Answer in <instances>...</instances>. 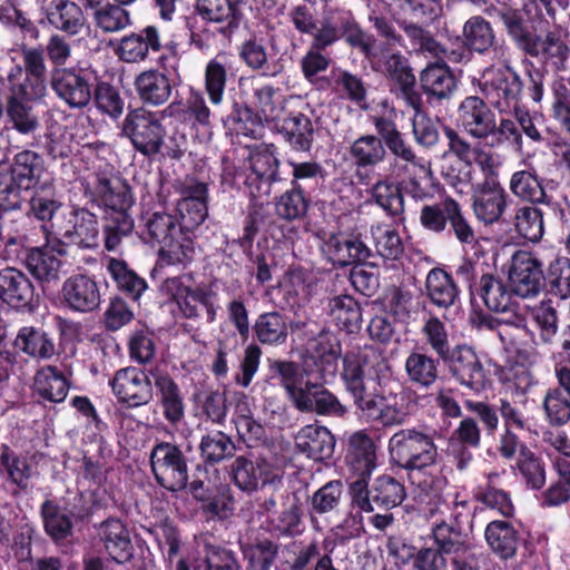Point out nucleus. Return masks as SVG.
<instances>
[{
	"label": "nucleus",
	"mask_w": 570,
	"mask_h": 570,
	"mask_svg": "<svg viewBox=\"0 0 570 570\" xmlns=\"http://www.w3.org/2000/svg\"><path fill=\"white\" fill-rule=\"evenodd\" d=\"M372 124L375 131L381 136L385 158H387L390 154L395 161L399 160L406 165L416 163V153L409 142L405 134L399 129L395 120L386 116H374L372 117Z\"/></svg>",
	"instance_id": "42"
},
{
	"label": "nucleus",
	"mask_w": 570,
	"mask_h": 570,
	"mask_svg": "<svg viewBox=\"0 0 570 570\" xmlns=\"http://www.w3.org/2000/svg\"><path fill=\"white\" fill-rule=\"evenodd\" d=\"M347 155L354 167L355 177L362 185H368L374 171L386 160L382 139L377 132L358 136L347 148Z\"/></svg>",
	"instance_id": "29"
},
{
	"label": "nucleus",
	"mask_w": 570,
	"mask_h": 570,
	"mask_svg": "<svg viewBox=\"0 0 570 570\" xmlns=\"http://www.w3.org/2000/svg\"><path fill=\"white\" fill-rule=\"evenodd\" d=\"M498 410L503 430L499 435L495 451L527 441L525 436L530 429L520 407L507 399H499Z\"/></svg>",
	"instance_id": "54"
},
{
	"label": "nucleus",
	"mask_w": 570,
	"mask_h": 570,
	"mask_svg": "<svg viewBox=\"0 0 570 570\" xmlns=\"http://www.w3.org/2000/svg\"><path fill=\"white\" fill-rule=\"evenodd\" d=\"M508 281L511 291L520 297L538 295L544 285L541 262L530 252H515L511 258Z\"/></svg>",
	"instance_id": "28"
},
{
	"label": "nucleus",
	"mask_w": 570,
	"mask_h": 570,
	"mask_svg": "<svg viewBox=\"0 0 570 570\" xmlns=\"http://www.w3.org/2000/svg\"><path fill=\"white\" fill-rule=\"evenodd\" d=\"M284 389L292 405L302 413L343 417L347 410L323 381L268 377Z\"/></svg>",
	"instance_id": "6"
},
{
	"label": "nucleus",
	"mask_w": 570,
	"mask_h": 570,
	"mask_svg": "<svg viewBox=\"0 0 570 570\" xmlns=\"http://www.w3.org/2000/svg\"><path fill=\"white\" fill-rule=\"evenodd\" d=\"M327 313L335 325L347 334L358 333L362 328L363 317L360 303L348 294L330 297Z\"/></svg>",
	"instance_id": "57"
},
{
	"label": "nucleus",
	"mask_w": 570,
	"mask_h": 570,
	"mask_svg": "<svg viewBox=\"0 0 570 570\" xmlns=\"http://www.w3.org/2000/svg\"><path fill=\"white\" fill-rule=\"evenodd\" d=\"M0 23L8 31L18 35L22 43L36 42L40 38L38 23L11 0H3L0 3Z\"/></svg>",
	"instance_id": "60"
},
{
	"label": "nucleus",
	"mask_w": 570,
	"mask_h": 570,
	"mask_svg": "<svg viewBox=\"0 0 570 570\" xmlns=\"http://www.w3.org/2000/svg\"><path fill=\"white\" fill-rule=\"evenodd\" d=\"M24 264L30 274L40 283L43 291L60 278L62 261L48 247H31L27 250Z\"/></svg>",
	"instance_id": "56"
},
{
	"label": "nucleus",
	"mask_w": 570,
	"mask_h": 570,
	"mask_svg": "<svg viewBox=\"0 0 570 570\" xmlns=\"http://www.w3.org/2000/svg\"><path fill=\"white\" fill-rule=\"evenodd\" d=\"M148 242L159 245V257L170 265H187L194 259L195 240L183 232L178 218L166 212H155L145 220Z\"/></svg>",
	"instance_id": "4"
},
{
	"label": "nucleus",
	"mask_w": 570,
	"mask_h": 570,
	"mask_svg": "<svg viewBox=\"0 0 570 570\" xmlns=\"http://www.w3.org/2000/svg\"><path fill=\"white\" fill-rule=\"evenodd\" d=\"M98 77V71L90 65L77 63L68 68L53 69L50 83L56 96L70 109L82 110L92 100Z\"/></svg>",
	"instance_id": "12"
},
{
	"label": "nucleus",
	"mask_w": 570,
	"mask_h": 570,
	"mask_svg": "<svg viewBox=\"0 0 570 570\" xmlns=\"http://www.w3.org/2000/svg\"><path fill=\"white\" fill-rule=\"evenodd\" d=\"M498 17L518 48L525 53L538 52L537 30L524 9L503 7L498 10Z\"/></svg>",
	"instance_id": "44"
},
{
	"label": "nucleus",
	"mask_w": 570,
	"mask_h": 570,
	"mask_svg": "<svg viewBox=\"0 0 570 570\" xmlns=\"http://www.w3.org/2000/svg\"><path fill=\"white\" fill-rule=\"evenodd\" d=\"M135 228V220L130 212H105L101 216V233L104 247L107 252H119L125 238L129 237Z\"/></svg>",
	"instance_id": "58"
},
{
	"label": "nucleus",
	"mask_w": 570,
	"mask_h": 570,
	"mask_svg": "<svg viewBox=\"0 0 570 570\" xmlns=\"http://www.w3.org/2000/svg\"><path fill=\"white\" fill-rule=\"evenodd\" d=\"M0 171L11 179L30 189L41 185V177L46 171L43 158L36 151L23 149L13 155L7 167L1 166Z\"/></svg>",
	"instance_id": "46"
},
{
	"label": "nucleus",
	"mask_w": 570,
	"mask_h": 570,
	"mask_svg": "<svg viewBox=\"0 0 570 570\" xmlns=\"http://www.w3.org/2000/svg\"><path fill=\"white\" fill-rule=\"evenodd\" d=\"M489 549L502 561L517 556L522 540L520 531L508 520H492L484 529Z\"/></svg>",
	"instance_id": "49"
},
{
	"label": "nucleus",
	"mask_w": 570,
	"mask_h": 570,
	"mask_svg": "<svg viewBox=\"0 0 570 570\" xmlns=\"http://www.w3.org/2000/svg\"><path fill=\"white\" fill-rule=\"evenodd\" d=\"M158 68H150L138 73L134 87L141 107H159L166 104L176 83L169 70H176L179 61L177 43L168 46V53H161L156 59Z\"/></svg>",
	"instance_id": "10"
},
{
	"label": "nucleus",
	"mask_w": 570,
	"mask_h": 570,
	"mask_svg": "<svg viewBox=\"0 0 570 570\" xmlns=\"http://www.w3.org/2000/svg\"><path fill=\"white\" fill-rule=\"evenodd\" d=\"M367 62L374 72L387 79L391 90L397 97L403 98L413 109H421L422 98L416 91V77L411 61L399 48H383L381 51L373 52Z\"/></svg>",
	"instance_id": "7"
},
{
	"label": "nucleus",
	"mask_w": 570,
	"mask_h": 570,
	"mask_svg": "<svg viewBox=\"0 0 570 570\" xmlns=\"http://www.w3.org/2000/svg\"><path fill=\"white\" fill-rule=\"evenodd\" d=\"M425 293L433 306L449 309L460 302L461 291L451 273L443 267H433L425 278Z\"/></svg>",
	"instance_id": "50"
},
{
	"label": "nucleus",
	"mask_w": 570,
	"mask_h": 570,
	"mask_svg": "<svg viewBox=\"0 0 570 570\" xmlns=\"http://www.w3.org/2000/svg\"><path fill=\"white\" fill-rule=\"evenodd\" d=\"M239 88L242 92L246 89L253 92L248 105L263 122H271L278 116V106L275 98L278 89L273 85L261 82L255 77H252L248 79L242 78L239 80Z\"/></svg>",
	"instance_id": "59"
},
{
	"label": "nucleus",
	"mask_w": 570,
	"mask_h": 570,
	"mask_svg": "<svg viewBox=\"0 0 570 570\" xmlns=\"http://www.w3.org/2000/svg\"><path fill=\"white\" fill-rule=\"evenodd\" d=\"M62 207V195L53 181L46 180L31 189L26 215L31 220L40 223L43 232L56 233L53 219Z\"/></svg>",
	"instance_id": "34"
},
{
	"label": "nucleus",
	"mask_w": 570,
	"mask_h": 570,
	"mask_svg": "<svg viewBox=\"0 0 570 570\" xmlns=\"http://www.w3.org/2000/svg\"><path fill=\"white\" fill-rule=\"evenodd\" d=\"M441 361L460 385L474 392L484 390L487 371L472 346L465 343L455 344Z\"/></svg>",
	"instance_id": "24"
},
{
	"label": "nucleus",
	"mask_w": 570,
	"mask_h": 570,
	"mask_svg": "<svg viewBox=\"0 0 570 570\" xmlns=\"http://www.w3.org/2000/svg\"><path fill=\"white\" fill-rule=\"evenodd\" d=\"M341 358V377L357 409L358 404H362L372 393L366 389V379L370 367L373 366V360H377L380 356L373 351L357 348L345 352Z\"/></svg>",
	"instance_id": "32"
},
{
	"label": "nucleus",
	"mask_w": 570,
	"mask_h": 570,
	"mask_svg": "<svg viewBox=\"0 0 570 570\" xmlns=\"http://www.w3.org/2000/svg\"><path fill=\"white\" fill-rule=\"evenodd\" d=\"M60 302L72 312L91 313L100 306V286L94 276L73 274L62 283Z\"/></svg>",
	"instance_id": "33"
},
{
	"label": "nucleus",
	"mask_w": 570,
	"mask_h": 570,
	"mask_svg": "<svg viewBox=\"0 0 570 570\" xmlns=\"http://www.w3.org/2000/svg\"><path fill=\"white\" fill-rule=\"evenodd\" d=\"M98 535L108 556L118 564H124L134 558V546L129 531L118 518H108L98 527Z\"/></svg>",
	"instance_id": "43"
},
{
	"label": "nucleus",
	"mask_w": 570,
	"mask_h": 570,
	"mask_svg": "<svg viewBox=\"0 0 570 570\" xmlns=\"http://www.w3.org/2000/svg\"><path fill=\"white\" fill-rule=\"evenodd\" d=\"M439 432L428 425L401 429L389 441L392 460L402 469L424 471L441 461L435 443Z\"/></svg>",
	"instance_id": "2"
},
{
	"label": "nucleus",
	"mask_w": 570,
	"mask_h": 570,
	"mask_svg": "<svg viewBox=\"0 0 570 570\" xmlns=\"http://www.w3.org/2000/svg\"><path fill=\"white\" fill-rule=\"evenodd\" d=\"M149 461L158 485L173 493L187 488L189 480L188 459L178 444L167 441L155 443L150 451Z\"/></svg>",
	"instance_id": "14"
},
{
	"label": "nucleus",
	"mask_w": 570,
	"mask_h": 570,
	"mask_svg": "<svg viewBox=\"0 0 570 570\" xmlns=\"http://www.w3.org/2000/svg\"><path fill=\"white\" fill-rule=\"evenodd\" d=\"M479 89L488 102L503 114L521 104L524 83L511 66L492 65L482 72Z\"/></svg>",
	"instance_id": "11"
},
{
	"label": "nucleus",
	"mask_w": 570,
	"mask_h": 570,
	"mask_svg": "<svg viewBox=\"0 0 570 570\" xmlns=\"http://www.w3.org/2000/svg\"><path fill=\"white\" fill-rule=\"evenodd\" d=\"M498 456L509 464L510 471L529 490H541L547 480L546 462L527 441L497 451Z\"/></svg>",
	"instance_id": "22"
},
{
	"label": "nucleus",
	"mask_w": 570,
	"mask_h": 570,
	"mask_svg": "<svg viewBox=\"0 0 570 570\" xmlns=\"http://www.w3.org/2000/svg\"><path fill=\"white\" fill-rule=\"evenodd\" d=\"M341 356V342L333 335H323L299 352L298 362L268 357V377L327 382L337 374Z\"/></svg>",
	"instance_id": "1"
},
{
	"label": "nucleus",
	"mask_w": 570,
	"mask_h": 570,
	"mask_svg": "<svg viewBox=\"0 0 570 570\" xmlns=\"http://www.w3.org/2000/svg\"><path fill=\"white\" fill-rule=\"evenodd\" d=\"M83 195L102 213L112 209L130 212L135 204L131 186L119 175L94 174L83 185Z\"/></svg>",
	"instance_id": "18"
},
{
	"label": "nucleus",
	"mask_w": 570,
	"mask_h": 570,
	"mask_svg": "<svg viewBox=\"0 0 570 570\" xmlns=\"http://www.w3.org/2000/svg\"><path fill=\"white\" fill-rule=\"evenodd\" d=\"M57 233L81 249H95L99 246V220L87 207L73 205L69 212L68 224L60 226Z\"/></svg>",
	"instance_id": "35"
},
{
	"label": "nucleus",
	"mask_w": 570,
	"mask_h": 570,
	"mask_svg": "<svg viewBox=\"0 0 570 570\" xmlns=\"http://www.w3.org/2000/svg\"><path fill=\"white\" fill-rule=\"evenodd\" d=\"M173 43L175 42L164 43L159 28L148 24L125 35L118 43L116 53L124 62L140 63L153 60L155 55L158 57L168 53V46Z\"/></svg>",
	"instance_id": "25"
},
{
	"label": "nucleus",
	"mask_w": 570,
	"mask_h": 570,
	"mask_svg": "<svg viewBox=\"0 0 570 570\" xmlns=\"http://www.w3.org/2000/svg\"><path fill=\"white\" fill-rule=\"evenodd\" d=\"M252 331L255 342L245 347L239 371L234 375V383L244 389L252 384L259 368L263 354L261 345L271 347L285 345L289 335L286 315L278 311L261 313L255 318Z\"/></svg>",
	"instance_id": "3"
},
{
	"label": "nucleus",
	"mask_w": 570,
	"mask_h": 570,
	"mask_svg": "<svg viewBox=\"0 0 570 570\" xmlns=\"http://www.w3.org/2000/svg\"><path fill=\"white\" fill-rule=\"evenodd\" d=\"M161 291L168 296L170 303L177 307V316L185 320H198L202 311H205L206 322L214 323L217 320V293L206 284L195 286L186 285L181 277H168L161 286Z\"/></svg>",
	"instance_id": "9"
},
{
	"label": "nucleus",
	"mask_w": 570,
	"mask_h": 570,
	"mask_svg": "<svg viewBox=\"0 0 570 570\" xmlns=\"http://www.w3.org/2000/svg\"><path fill=\"white\" fill-rule=\"evenodd\" d=\"M336 440L332 432L322 425L303 426L295 436L297 450L314 461L332 459Z\"/></svg>",
	"instance_id": "45"
},
{
	"label": "nucleus",
	"mask_w": 570,
	"mask_h": 570,
	"mask_svg": "<svg viewBox=\"0 0 570 570\" xmlns=\"http://www.w3.org/2000/svg\"><path fill=\"white\" fill-rule=\"evenodd\" d=\"M166 134L159 114L146 107L129 109L120 127V136L130 141L135 151L148 159L160 155Z\"/></svg>",
	"instance_id": "8"
},
{
	"label": "nucleus",
	"mask_w": 570,
	"mask_h": 570,
	"mask_svg": "<svg viewBox=\"0 0 570 570\" xmlns=\"http://www.w3.org/2000/svg\"><path fill=\"white\" fill-rule=\"evenodd\" d=\"M0 301L21 313H33L39 306L33 283L16 267L0 269Z\"/></svg>",
	"instance_id": "27"
},
{
	"label": "nucleus",
	"mask_w": 570,
	"mask_h": 570,
	"mask_svg": "<svg viewBox=\"0 0 570 570\" xmlns=\"http://www.w3.org/2000/svg\"><path fill=\"white\" fill-rule=\"evenodd\" d=\"M318 278L312 269L303 266H291L282 285L287 305H302L311 301L316 293Z\"/></svg>",
	"instance_id": "51"
},
{
	"label": "nucleus",
	"mask_w": 570,
	"mask_h": 570,
	"mask_svg": "<svg viewBox=\"0 0 570 570\" xmlns=\"http://www.w3.org/2000/svg\"><path fill=\"white\" fill-rule=\"evenodd\" d=\"M168 110L170 117L189 127L198 139L210 138L213 134L212 111L202 91L191 88L185 102H171Z\"/></svg>",
	"instance_id": "30"
},
{
	"label": "nucleus",
	"mask_w": 570,
	"mask_h": 570,
	"mask_svg": "<svg viewBox=\"0 0 570 570\" xmlns=\"http://www.w3.org/2000/svg\"><path fill=\"white\" fill-rule=\"evenodd\" d=\"M234 484L243 492L253 493L282 489L283 476L265 459L253 454L238 455L230 465Z\"/></svg>",
	"instance_id": "19"
},
{
	"label": "nucleus",
	"mask_w": 570,
	"mask_h": 570,
	"mask_svg": "<svg viewBox=\"0 0 570 570\" xmlns=\"http://www.w3.org/2000/svg\"><path fill=\"white\" fill-rule=\"evenodd\" d=\"M344 461L357 479H370L377 465V445L365 431L353 432L345 442Z\"/></svg>",
	"instance_id": "36"
},
{
	"label": "nucleus",
	"mask_w": 570,
	"mask_h": 570,
	"mask_svg": "<svg viewBox=\"0 0 570 570\" xmlns=\"http://www.w3.org/2000/svg\"><path fill=\"white\" fill-rule=\"evenodd\" d=\"M107 272L117 289L132 302H138L148 288L146 279L131 269L124 259L109 257Z\"/></svg>",
	"instance_id": "62"
},
{
	"label": "nucleus",
	"mask_w": 570,
	"mask_h": 570,
	"mask_svg": "<svg viewBox=\"0 0 570 570\" xmlns=\"http://www.w3.org/2000/svg\"><path fill=\"white\" fill-rule=\"evenodd\" d=\"M111 393L124 409L134 410L149 404L154 397L150 368L127 366L117 370L108 382Z\"/></svg>",
	"instance_id": "20"
},
{
	"label": "nucleus",
	"mask_w": 570,
	"mask_h": 570,
	"mask_svg": "<svg viewBox=\"0 0 570 570\" xmlns=\"http://www.w3.org/2000/svg\"><path fill=\"white\" fill-rule=\"evenodd\" d=\"M250 173L246 175L244 186L252 200L269 196L272 186L283 180L279 174L281 161L274 144H261L250 150Z\"/></svg>",
	"instance_id": "17"
},
{
	"label": "nucleus",
	"mask_w": 570,
	"mask_h": 570,
	"mask_svg": "<svg viewBox=\"0 0 570 570\" xmlns=\"http://www.w3.org/2000/svg\"><path fill=\"white\" fill-rule=\"evenodd\" d=\"M465 180L471 184L472 209L478 218L485 226L501 223L508 208L509 194L497 181H473L471 171H466Z\"/></svg>",
	"instance_id": "23"
},
{
	"label": "nucleus",
	"mask_w": 570,
	"mask_h": 570,
	"mask_svg": "<svg viewBox=\"0 0 570 570\" xmlns=\"http://www.w3.org/2000/svg\"><path fill=\"white\" fill-rule=\"evenodd\" d=\"M368 479H357L350 483L352 504L361 511L372 512L375 508L393 509L405 498V488L395 478L383 474L377 476L371 487Z\"/></svg>",
	"instance_id": "16"
},
{
	"label": "nucleus",
	"mask_w": 570,
	"mask_h": 570,
	"mask_svg": "<svg viewBox=\"0 0 570 570\" xmlns=\"http://www.w3.org/2000/svg\"><path fill=\"white\" fill-rule=\"evenodd\" d=\"M199 454L206 466H216L232 459L236 453V445L228 434L223 431H208L198 445Z\"/></svg>",
	"instance_id": "64"
},
{
	"label": "nucleus",
	"mask_w": 570,
	"mask_h": 570,
	"mask_svg": "<svg viewBox=\"0 0 570 570\" xmlns=\"http://www.w3.org/2000/svg\"><path fill=\"white\" fill-rule=\"evenodd\" d=\"M569 38L568 29L556 24L543 39L538 35V52L528 55L535 58L541 57L544 65L556 72L564 71L568 69L570 58Z\"/></svg>",
	"instance_id": "40"
},
{
	"label": "nucleus",
	"mask_w": 570,
	"mask_h": 570,
	"mask_svg": "<svg viewBox=\"0 0 570 570\" xmlns=\"http://www.w3.org/2000/svg\"><path fill=\"white\" fill-rule=\"evenodd\" d=\"M368 203L381 208L384 214L399 222L405 220V198L400 181L390 176H380L367 189Z\"/></svg>",
	"instance_id": "41"
},
{
	"label": "nucleus",
	"mask_w": 570,
	"mask_h": 570,
	"mask_svg": "<svg viewBox=\"0 0 570 570\" xmlns=\"http://www.w3.org/2000/svg\"><path fill=\"white\" fill-rule=\"evenodd\" d=\"M410 401L405 391L393 392L382 387L358 404L357 412L367 422L385 428L403 424L410 415Z\"/></svg>",
	"instance_id": "21"
},
{
	"label": "nucleus",
	"mask_w": 570,
	"mask_h": 570,
	"mask_svg": "<svg viewBox=\"0 0 570 570\" xmlns=\"http://www.w3.org/2000/svg\"><path fill=\"white\" fill-rule=\"evenodd\" d=\"M455 276L466 285L471 301L479 297L493 312L508 309L511 293L488 264L479 259L463 258L455 268Z\"/></svg>",
	"instance_id": "5"
},
{
	"label": "nucleus",
	"mask_w": 570,
	"mask_h": 570,
	"mask_svg": "<svg viewBox=\"0 0 570 570\" xmlns=\"http://www.w3.org/2000/svg\"><path fill=\"white\" fill-rule=\"evenodd\" d=\"M176 190L180 197L175 216L186 236L194 240L195 230L208 217L209 185L194 175H186L178 181Z\"/></svg>",
	"instance_id": "15"
},
{
	"label": "nucleus",
	"mask_w": 570,
	"mask_h": 570,
	"mask_svg": "<svg viewBox=\"0 0 570 570\" xmlns=\"http://www.w3.org/2000/svg\"><path fill=\"white\" fill-rule=\"evenodd\" d=\"M459 495H455L453 501V508L455 512H453V519L456 525H450L445 522H441L435 524L432 528V539L434 542V548L440 550V553L446 558L450 556L451 558L461 557L462 554L474 549L469 541L466 540V535H464L460 529V518L462 515L461 511H458L460 508L470 511V504L466 500H459Z\"/></svg>",
	"instance_id": "37"
},
{
	"label": "nucleus",
	"mask_w": 570,
	"mask_h": 570,
	"mask_svg": "<svg viewBox=\"0 0 570 570\" xmlns=\"http://www.w3.org/2000/svg\"><path fill=\"white\" fill-rule=\"evenodd\" d=\"M223 127L230 136L255 138L263 121L247 101L234 100L229 112L222 119Z\"/></svg>",
	"instance_id": "61"
},
{
	"label": "nucleus",
	"mask_w": 570,
	"mask_h": 570,
	"mask_svg": "<svg viewBox=\"0 0 570 570\" xmlns=\"http://www.w3.org/2000/svg\"><path fill=\"white\" fill-rule=\"evenodd\" d=\"M316 237L320 239V250L323 257L333 267L368 265L370 268H379L376 262L370 261L374 254L360 235L322 229L316 233Z\"/></svg>",
	"instance_id": "13"
},
{
	"label": "nucleus",
	"mask_w": 570,
	"mask_h": 570,
	"mask_svg": "<svg viewBox=\"0 0 570 570\" xmlns=\"http://www.w3.org/2000/svg\"><path fill=\"white\" fill-rule=\"evenodd\" d=\"M458 122L472 138L482 140L495 135L497 116L485 98L466 96L458 107Z\"/></svg>",
	"instance_id": "31"
},
{
	"label": "nucleus",
	"mask_w": 570,
	"mask_h": 570,
	"mask_svg": "<svg viewBox=\"0 0 570 570\" xmlns=\"http://www.w3.org/2000/svg\"><path fill=\"white\" fill-rule=\"evenodd\" d=\"M42 9L48 23L70 37L79 35L86 26L83 11L75 1L51 0Z\"/></svg>",
	"instance_id": "47"
},
{
	"label": "nucleus",
	"mask_w": 570,
	"mask_h": 570,
	"mask_svg": "<svg viewBox=\"0 0 570 570\" xmlns=\"http://www.w3.org/2000/svg\"><path fill=\"white\" fill-rule=\"evenodd\" d=\"M420 86L430 102L441 101L452 96L456 79L445 61H435L420 72Z\"/></svg>",
	"instance_id": "48"
},
{
	"label": "nucleus",
	"mask_w": 570,
	"mask_h": 570,
	"mask_svg": "<svg viewBox=\"0 0 570 570\" xmlns=\"http://www.w3.org/2000/svg\"><path fill=\"white\" fill-rule=\"evenodd\" d=\"M90 509L73 504L61 507L57 500L46 499L39 508L45 533L60 543L73 535L75 521H82L90 515Z\"/></svg>",
	"instance_id": "26"
},
{
	"label": "nucleus",
	"mask_w": 570,
	"mask_h": 570,
	"mask_svg": "<svg viewBox=\"0 0 570 570\" xmlns=\"http://www.w3.org/2000/svg\"><path fill=\"white\" fill-rule=\"evenodd\" d=\"M12 351L17 352V358L24 354L35 360H49L55 355V343L43 328L22 326L12 342Z\"/></svg>",
	"instance_id": "53"
},
{
	"label": "nucleus",
	"mask_w": 570,
	"mask_h": 570,
	"mask_svg": "<svg viewBox=\"0 0 570 570\" xmlns=\"http://www.w3.org/2000/svg\"><path fill=\"white\" fill-rule=\"evenodd\" d=\"M277 131L294 151H311L314 142V126L305 114L291 112L282 120Z\"/></svg>",
	"instance_id": "55"
},
{
	"label": "nucleus",
	"mask_w": 570,
	"mask_h": 570,
	"mask_svg": "<svg viewBox=\"0 0 570 570\" xmlns=\"http://www.w3.org/2000/svg\"><path fill=\"white\" fill-rule=\"evenodd\" d=\"M337 41V32L330 26H321L318 32L312 38L308 49L299 61L301 71L309 83H315L317 76L328 69L332 59L323 52Z\"/></svg>",
	"instance_id": "39"
},
{
	"label": "nucleus",
	"mask_w": 570,
	"mask_h": 570,
	"mask_svg": "<svg viewBox=\"0 0 570 570\" xmlns=\"http://www.w3.org/2000/svg\"><path fill=\"white\" fill-rule=\"evenodd\" d=\"M312 199L303 186H293L275 197V215L287 223L302 220L306 217Z\"/></svg>",
	"instance_id": "63"
},
{
	"label": "nucleus",
	"mask_w": 570,
	"mask_h": 570,
	"mask_svg": "<svg viewBox=\"0 0 570 570\" xmlns=\"http://www.w3.org/2000/svg\"><path fill=\"white\" fill-rule=\"evenodd\" d=\"M247 0H195L194 10L203 22L238 31L246 21Z\"/></svg>",
	"instance_id": "38"
},
{
	"label": "nucleus",
	"mask_w": 570,
	"mask_h": 570,
	"mask_svg": "<svg viewBox=\"0 0 570 570\" xmlns=\"http://www.w3.org/2000/svg\"><path fill=\"white\" fill-rule=\"evenodd\" d=\"M440 357H434L423 350L411 351L404 362L407 381L417 389L429 390L440 377Z\"/></svg>",
	"instance_id": "52"
}]
</instances>
